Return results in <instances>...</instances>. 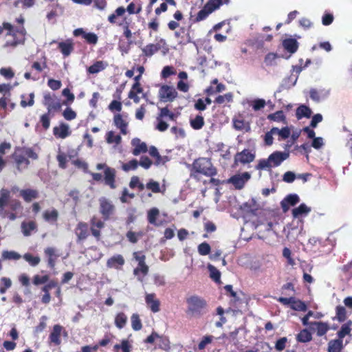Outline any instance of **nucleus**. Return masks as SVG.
I'll return each instance as SVG.
<instances>
[{"instance_id":"26","label":"nucleus","mask_w":352,"mask_h":352,"mask_svg":"<svg viewBox=\"0 0 352 352\" xmlns=\"http://www.w3.org/2000/svg\"><path fill=\"white\" fill-rule=\"evenodd\" d=\"M58 47L65 57L69 56L74 50V43L71 39L59 42Z\"/></svg>"},{"instance_id":"4","label":"nucleus","mask_w":352,"mask_h":352,"mask_svg":"<svg viewBox=\"0 0 352 352\" xmlns=\"http://www.w3.org/2000/svg\"><path fill=\"white\" fill-rule=\"evenodd\" d=\"M4 30H7L8 31L7 35H12L14 37L13 41L6 42V46L15 47L17 45L23 43L25 35V30L23 27L14 31V28L10 23L4 22L2 26L0 25V34L3 33Z\"/></svg>"},{"instance_id":"58","label":"nucleus","mask_w":352,"mask_h":352,"mask_svg":"<svg viewBox=\"0 0 352 352\" xmlns=\"http://www.w3.org/2000/svg\"><path fill=\"white\" fill-rule=\"evenodd\" d=\"M336 318L339 322H344L346 318V311L344 307L338 306L336 307Z\"/></svg>"},{"instance_id":"63","label":"nucleus","mask_w":352,"mask_h":352,"mask_svg":"<svg viewBox=\"0 0 352 352\" xmlns=\"http://www.w3.org/2000/svg\"><path fill=\"white\" fill-rule=\"evenodd\" d=\"M210 252V246L206 243L204 242L199 245L198 246V252L200 255L206 256L208 255Z\"/></svg>"},{"instance_id":"44","label":"nucleus","mask_w":352,"mask_h":352,"mask_svg":"<svg viewBox=\"0 0 352 352\" xmlns=\"http://www.w3.org/2000/svg\"><path fill=\"white\" fill-rule=\"evenodd\" d=\"M21 256L16 252L5 250L2 252V258L3 260H19Z\"/></svg>"},{"instance_id":"31","label":"nucleus","mask_w":352,"mask_h":352,"mask_svg":"<svg viewBox=\"0 0 352 352\" xmlns=\"http://www.w3.org/2000/svg\"><path fill=\"white\" fill-rule=\"evenodd\" d=\"M148 272V266L144 264H138V267L133 270V274L137 276L138 280L143 282L144 276H146Z\"/></svg>"},{"instance_id":"32","label":"nucleus","mask_w":352,"mask_h":352,"mask_svg":"<svg viewBox=\"0 0 352 352\" xmlns=\"http://www.w3.org/2000/svg\"><path fill=\"white\" fill-rule=\"evenodd\" d=\"M283 46L288 52L294 54L298 48V43L295 38H286L283 41Z\"/></svg>"},{"instance_id":"19","label":"nucleus","mask_w":352,"mask_h":352,"mask_svg":"<svg viewBox=\"0 0 352 352\" xmlns=\"http://www.w3.org/2000/svg\"><path fill=\"white\" fill-rule=\"evenodd\" d=\"M125 263L124 258L120 254H116L109 258L107 261V266L109 268L120 270Z\"/></svg>"},{"instance_id":"48","label":"nucleus","mask_w":352,"mask_h":352,"mask_svg":"<svg viewBox=\"0 0 352 352\" xmlns=\"http://www.w3.org/2000/svg\"><path fill=\"white\" fill-rule=\"evenodd\" d=\"M208 269L210 272V278L217 283L219 282L221 278L220 272L211 264L208 265Z\"/></svg>"},{"instance_id":"59","label":"nucleus","mask_w":352,"mask_h":352,"mask_svg":"<svg viewBox=\"0 0 352 352\" xmlns=\"http://www.w3.org/2000/svg\"><path fill=\"white\" fill-rule=\"evenodd\" d=\"M268 119L275 122H285V116L283 111H278L268 116Z\"/></svg>"},{"instance_id":"10","label":"nucleus","mask_w":352,"mask_h":352,"mask_svg":"<svg viewBox=\"0 0 352 352\" xmlns=\"http://www.w3.org/2000/svg\"><path fill=\"white\" fill-rule=\"evenodd\" d=\"M12 158L19 172L26 169L30 164L29 160L25 157L19 148L16 149L14 153L12 155Z\"/></svg>"},{"instance_id":"12","label":"nucleus","mask_w":352,"mask_h":352,"mask_svg":"<svg viewBox=\"0 0 352 352\" xmlns=\"http://www.w3.org/2000/svg\"><path fill=\"white\" fill-rule=\"evenodd\" d=\"M329 90L324 88H313L311 89L309 91V96L313 101L316 102H320L327 98V97L329 95Z\"/></svg>"},{"instance_id":"53","label":"nucleus","mask_w":352,"mask_h":352,"mask_svg":"<svg viewBox=\"0 0 352 352\" xmlns=\"http://www.w3.org/2000/svg\"><path fill=\"white\" fill-rule=\"evenodd\" d=\"M156 347L162 349L165 351L168 350L170 349L169 340L166 337L159 336Z\"/></svg>"},{"instance_id":"8","label":"nucleus","mask_w":352,"mask_h":352,"mask_svg":"<svg viewBox=\"0 0 352 352\" xmlns=\"http://www.w3.org/2000/svg\"><path fill=\"white\" fill-rule=\"evenodd\" d=\"M100 212L104 221L108 220L115 211V206L112 201L105 197L99 199Z\"/></svg>"},{"instance_id":"14","label":"nucleus","mask_w":352,"mask_h":352,"mask_svg":"<svg viewBox=\"0 0 352 352\" xmlns=\"http://www.w3.org/2000/svg\"><path fill=\"white\" fill-rule=\"evenodd\" d=\"M300 201V197L297 194L287 195L280 202L283 212H287L290 206H294Z\"/></svg>"},{"instance_id":"7","label":"nucleus","mask_w":352,"mask_h":352,"mask_svg":"<svg viewBox=\"0 0 352 352\" xmlns=\"http://www.w3.org/2000/svg\"><path fill=\"white\" fill-rule=\"evenodd\" d=\"M158 94L160 101L164 102H172L177 96V92L175 87L166 85L161 86Z\"/></svg>"},{"instance_id":"49","label":"nucleus","mask_w":352,"mask_h":352,"mask_svg":"<svg viewBox=\"0 0 352 352\" xmlns=\"http://www.w3.org/2000/svg\"><path fill=\"white\" fill-rule=\"evenodd\" d=\"M131 327L134 331H139L142 329V322L138 314H133L131 317Z\"/></svg>"},{"instance_id":"36","label":"nucleus","mask_w":352,"mask_h":352,"mask_svg":"<svg viewBox=\"0 0 352 352\" xmlns=\"http://www.w3.org/2000/svg\"><path fill=\"white\" fill-rule=\"evenodd\" d=\"M43 219L53 224L56 222L58 217V212L56 209L47 210L43 212Z\"/></svg>"},{"instance_id":"39","label":"nucleus","mask_w":352,"mask_h":352,"mask_svg":"<svg viewBox=\"0 0 352 352\" xmlns=\"http://www.w3.org/2000/svg\"><path fill=\"white\" fill-rule=\"evenodd\" d=\"M352 325V322L351 320L347 321L346 323L343 324L338 332V338L343 340V338L348 335H350L351 333V327Z\"/></svg>"},{"instance_id":"5","label":"nucleus","mask_w":352,"mask_h":352,"mask_svg":"<svg viewBox=\"0 0 352 352\" xmlns=\"http://www.w3.org/2000/svg\"><path fill=\"white\" fill-rule=\"evenodd\" d=\"M222 0H209L204 7L198 12L195 21L197 22L206 19L210 14L219 8Z\"/></svg>"},{"instance_id":"6","label":"nucleus","mask_w":352,"mask_h":352,"mask_svg":"<svg viewBox=\"0 0 352 352\" xmlns=\"http://www.w3.org/2000/svg\"><path fill=\"white\" fill-rule=\"evenodd\" d=\"M43 103L47 107L48 113H50L53 111L59 110L61 107L60 100L54 94L50 92L44 93Z\"/></svg>"},{"instance_id":"57","label":"nucleus","mask_w":352,"mask_h":352,"mask_svg":"<svg viewBox=\"0 0 352 352\" xmlns=\"http://www.w3.org/2000/svg\"><path fill=\"white\" fill-rule=\"evenodd\" d=\"M56 160L60 168L63 169H65L67 168V157L65 153L59 151L56 156Z\"/></svg>"},{"instance_id":"29","label":"nucleus","mask_w":352,"mask_h":352,"mask_svg":"<svg viewBox=\"0 0 352 352\" xmlns=\"http://www.w3.org/2000/svg\"><path fill=\"white\" fill-rule=\"evenodd\" d=\"M311 209L305 204H301L298 207L292 210V216L294 218H300L306 217L311 212Z\"/></svg>"},{"instance_id":"23","label":"nucleus","mask_w":352,"mask_h":352,"mask_svg":"<svg viewBox=\"0 0 352 352\" xmlns=\"http://www.w3.org/2000/svg\"><path fill=\"white\" fill-rule=\"evenodd\" d=\"M145 302L153 313H157L160 311V302L155 298V294H146Z\"/></svg>"},{"instance_id":"42","label":"nucleus","mask_w":352,"mask_h":352,"mask_svg":"<svg viewBox=\"0 0 352 352\" xmlns=\"http://www.w3.org/2000/svg\"><path fill=\"white\" fill-rule=\"evenodd\" d=\"M312 336L310 332L307 329H302L297 335L296 340L299 342H307L311 340Z\"/></svg>"},{"instance_id":"52","label":"nucleus","mask_w":352,"mask_h":352,"mask_svg":"<svg viewBox=\"0 0 352 352\" xmlns=\"http://www.w3.org/2000/svg\"><path fill=\"white\" fill-rule=\"evenodd\" d=\"M315 325L316 326L317 336H318L325 335L329 329L328 324L322 322H315Z\"/></svg>"},{"instance_id":"27","label":"nucleus","mask_w":352,"mask_h":352,"mask_svg":"<svg viewBox=\"0 0 352 352\" xmlns=\"http://www.w3.org/2000/svg\"><path fill=\"white\" fill-rule=\"evenodd\" d=\"M75 233L78 238V242L86 239L89 235L87 224L83 222H80L77 225Z\"/></svg>"},{"instance_id":"18","label":"nucleus","mask_w":352,"mask_h":352,"mask_svg":"<svg viewBox=\"0 0 352 352\" xmlns=\"http://www.w3.org/2000/svg\"><path fill=\"white\" fill-rule=\"evenodd\" d=\"M131 145L134 147L132 153L135 156H138L141 153H144L148 151L146 144L142 142L140 139L138 138H135L131 140Z\"/></svg>"},{"instance_id":"11","label":"nucleus","mask_w":352,"mask_h":352,"mask_svg":"<svg viewBox=\"0 0 352 352\" xmlns=\"http://www.w3.org/2000/svg\"><path fill=\"white\" fill-rule=\"evenodd\" d=\"M62 333L67 336V332L62 326L60 324H55L49 336L50 342L56 346L59 345L61 343L60 336Z\"/></svg>"},{"instance_id":"47","label":"nucleus","mask_w":352,"mask_h":352,"mask_svg":"<svg viewBox=\"0 0 352 352\" xmlns=\"http://www.w3.org/2000/svg\"><path fill=\"white\" fill-rule=\"evenodd\" d=\"M204 124V118L198 115L194 119L190 120V126L196 130L200 129Z\"/></svg>"},{"instance_id":"50","label":"nucleus","mask_w":352,"mask_h":352,"mask_svg":"<svg viewBox=\"0 0 352 352\" xmlns=\"http://www.w3.org/2000/svg\"><path fill=\"white\" fill-rule=\"evenodd\" d=\"M214 337L211 335L204 336L197 346V349L199 351L204 350L206 346L213 341Z\"/></svg>"},{"instance_id":"41","label":"nucleus","mask_w":352,"mask_h":352,"mask_svg":"<svg viewBox=\"0 0 352 352\" xmlns=\"http://www.w3.org/2000/svg\"><path fill=\"white\" fill-rule=\"evenodd\" d=\"M106 140L108 144H116L118 145L122 141V138L120 135H116L112 131H110L106 134Z\"/></svg>"},{"instance_id":"40","label":"nucleus","mask_w":352,"mask_h":352,"mask_svg":"<svg viewBox=\"0 0 352 352\" xmlns=\"http://www.w3.org/2000/svg\"><path fill=\"white\" fill-rule=\"evenodd\" d=\"M127 322V316L123 312L118 313L115 317V325L119 329H123Z\"/></svg>"},{"instance_id":"56","label":"nucleus","mask_w":352,"mask_h":352,"mask_svg":"<svg viewBox=\"0 0 352 352\" xmlns=\"http://www.w3.org/2000/svg\"><path fill=\"white\" fill-rule=\"evenodd\" d=\"M19 149L22 152V153L28 159L31 158L32 160H36L38 158V155L31 148L23 147V148H19Z\"/></svg>"},{"instance_id":"60","label":"nucleus","mask_w":352,"mask_h":352,"mask_svg":"<svg viewBox=\"0 0 352 352\" xmlns=\"http://www.w3.org/2000/svg\"><path fill=\"white\" fill-rule=\"evenodd\" d=\"M158 116L162 118L167 117L170 120H175L176 118V115L170 111L167 107L160 109V113Z\"/></svg>"},{"instance_id":"28","label":"nucleus","mask_w":352,"mask_h":352,"mask_svg":"<svg viewBox=\"0 0 352 352\" xmlns=\"http://www.w3.org/2000/svg\"><path fill=\"white\" fill-rule=\"evenodd\" d=\"M115 176V170L109 167H106L104 170V182L105 184L109 186L110 188L112 189H114L116 188Z\"/></svg>"},{"instance_id":"45","label":"nucleus","mask_w":352,"mask_h":352,"mask_svg":"<svg viewBox=\"0 0 352 352\" xmlns=\"http://www.w3.org/2000/svg\"><path fill=\"white\" fill-rule=\"evenodd\" d=\"M290 308L295 311H305L307 307L304 302L294 298Z\"/></svg>"},{"instance_id":"61","label":"nucleus","mask_w":352,"mask_h":352,"mask_svg":"<svg viewBox=\"0 0 352 352\" xmlns=\"http://www.w3.org/2000/svg\"><path fill=\"white\" fill-rule=\"evenodd\" d=\"M287 342L288 340L286 337L279 338L275 343V349L277 351H281L284 350L286 348Z\"/></svg>"},{"instance_id":"17","label":"nucleus","mask_w":352,"mask_h":352,"mask_svg":"<svg viewBox=\"0 0 352 352\" xmlns=\"http://www.w3.org/2000/svg\"><path fill=\"white\" fill-rule=\"evenodd\" d=\"M54 135L58 138L65 139L71 134L69 126L65 123H60L59 126L53 129Z\"/></svg>"},{"instance_id":"33","label":"nucleus","mask_w":352,"mask_h":352,"mask_svg":"<svg viewBox=\"0 0 352 352\" xmlns=\"http://www.w3.org/2000/svg\"><path fill=\"white\" fill-rule=\"evenodd\" d=\"M108 66V63L103 60L96 61L93 65L87 68L89 74H95L103 71Z\"/></svg>"},{"instance_id":"20","label":"nucleus","mask_w":352,"mask_h":352,"mask_svg":"<svg viewBox=\"0 0 352 352\" xmlns=\"http://www.w3.org/2000/svg\"><path fill=\"white\" fill-rule=\"evenodd\" d=\"M91 231L92 235L96 237L97 239H100V230L104 226V223L101 219H98L97 217H94L91 219Z\"/></svg>"},{"instance_id":"43","label":"nucleus","mask_w":352,"mask_h":352,"mask_svg":"<svg viewBox=\"0 0 352 352\" xmlns=\"http://www.w3.org/2000/svg\"><path fill=\"white\" fill-rule=\"evenodd\" d=\"M23 258L32 267L38 265L41 261V258L38 256H33L30 253H25L23 256Z\"/></svg>"},{"instance_id":"54","label":"nucleus","mask_w":352,"mask_h":352,"mask_svg":"<svg viewBox=\"0 0 352 352\" xmlns=\"http://www.w3.org/2000/svg\"><path fill=\"white\" fill-rule=\"evenodd\" d=\"M138 166H139V164H138V160L135 159H133L127 163L123 164L122 166V168L124 171L128 172L130 170H134L137 169Z\"/></svg>"},{"instance_id":"55","label":"nucleus","mask_w":352,"mask_h":352,"mask_svg":"<svg viewBox=\"0 0 352 352\" xmlns=\"http://www.w3.org/2000/svg\"><path fill=\"white\" fill-rule=\"evenodd\" d=\"M12 286V281L10 278L7 277H2L1 278L0 294H3L6 292V290Z\"/></svg>"},{"instance_id":"2","label":"nucleus","mask_w":352,"mask_h":352,"mask_svg":"<svg viewBox=\"0 0 352 352\" xmlns=\"http://www.w3.org/2000/svg\"><path fill=\"white\" fill-rule=\"evenodd\" d=\"M187 314L192 317H199L205 312L206 301L198 296H192L187 298Z\"/></svg>"},{"instance_id":"51","label":"nucleus","mask_w":352,"mask_h":352,"mask_svg":"<svg viewBox=\"0 0 352 352\" xmlns=\"http://www.w3.org/2000/svg\"><path fill=\"white\" fill-rule=\"evenodd\" d=\"M233 100V94L231 92L227 93L224 95L218 96L214 102L217 104H221L225 102H230Z\"/></svg>"},{"instance_id":"9","label":"nucleus","mask_w":352,"mask_h":352,"mask_svg":"<svg viewBox=\"0 0 352 352\" xmlns=\"http://www.w3.org/2000/svg\"><path fill=\"white\" fill-rule=\"evenodd\" d=\"M250 177V173L248 172H244L232 176L228 179V182L232 184L235 188L240 190L243 188L245 184L248 182Z\"/></svg>"},{"instance_id":"46","label":"nucleus","mask_w":352,"mask_h":352,"mask_svg":"<svg viewBox=\"0 0 352 352\" xmlns=\"http://www.w3.org/2000/svg\"><path fill=\"white\" fill-rule=\"evenodd\" d=\"M142 51L143 54L148 57L152 56L155 53L158 52L157 47L153 43L146 45L142 49Z\"/></svg>"},{"instance_id":"64","label":"nucleus","mask_w":352,"mask_h":352,"mask_svg":"<svg viewBox=\"0 0 352 352\" xmlns=\"http://www.w3.org/2000/svg\"><path fill=\"white\" fill-rule=\"evenodd\" d=\"M252 107L254 111H258L265 106V101L263 99H256L252 102Z\"/></svg>"},{"instance_id":"22","label":"nucleus","mask_w":352,"mask_h":352,"mask_svg":"<svg viewBox=\"0 0 352 352\" xmlns=\"http://www.w3.org/2000/svg\"><path fill=\"white\" fill-rule=\"evenodd\" d=\"M298 76H294L293 74L290 75L287 78H285L283 80L281 84L279 85L277 91H276L275 94L276 93H280L284 89H289L294 87L297 82Z\"/></svg>"},{"instance_id":"37","label":"nucleus","mask_w":352,"mask_h":352,"mask_svg":"<svg viewBox=\"0 0 352 352\" xmlns=\"http://www.w3.org/2000/svg\"><path fill=\"white\" fill-rule=\"evenodd\" d=\"M36 229V223L34 221H23L21 223V230L24 236L31 235L32 232Z\"/></svg>"},{"instance_id":"24","label":"nucleus","mask_w":352,"mask_h":352,"mask_svg":"<svg viewBox=\"0 0 352 352\" xmlns=\"http://www.w3.org/2000/svg\"><path fill=\"white\" fill-rule=\"evenodd\" d=\"M258 209V205L256 203V200L254 199H252L245 203H243L241 206V210L243 211L245 214H256V212Z\"/></svg>"},{"instance_id":"30","label":"nucleus","mask_w":352,"mask_h":352,"mask_svg":"<svg viewBox=\"0 0 352 352\" xmlns=\"http://www.w3.org/2000/svg\"><path fill=\"white\" fill-rule=\"evenodd\" d=\"M272 133H274V135H277L279 141H282L290 136L291 131L288 126H285L282 129L273 127L272 128Z\"/></svg>"},{"instance_id":"21","label":"nucleus","mask_w":352,"mask_h":352,"mask_svg":"<svg viewBox=\"0 0 352 352\" xmlns=\"http://www.w3.org/2000/svg\"><path fill=\"white\" fill-rule=\"evenodd\" d=\"M160 216V210L157 208H152L147 212V220L148 223L155 226H160L162 225V221L158 220Z\"/></svg>"},{"instance_id":"15","label":"nucleus","mask_w":352,"mask_h":352,"mask_svg":"<svg viewBox=\"0 0 352 352\" xmlns=\"http://www.w3.org/2000/svg\"><path fill=\"white\" fill-rule=\"evenodd\" d=\"M254 158L255 155L254 153H252L248 149H244L236 155L234 160L235 162H240L241 164H245L254 161Z\"/></svg>"},{"instance_id":"3","label":"nucleus","mask_w":352,"mask_h":352,"mask_svg":"<svg viewBox=\"0 0 352 352\" xmlns=\"http://www.w3.org/2000/svg\"><path fill=\"white\" fill-rule=\"evenodd\" d=\"M192 170L207 177H213L217 175V170L212 165L210 159L201 157L194 161Z\"/></svg>"},{"instance_id":"38","label":"nucleus","mask_w":352,"mask_h":352,"mask_svg":"<svg viewBox=\"0 0 352 352\" xmlns=\"http://www.w3.org/2000/svg\"><path fill=\"white\" fill-rule=\"evenodd\" d=\"M234 128L237 131H245L246 132L250 131V126L248 122L241 119L233 120Z\"/></svg>"},{"instance_id":"25","label":"nucleus","mask_w":352,"mask_h":352,"mask_svg":"<svg viewBox=\"0 0 352 352\" xmlns=\"http://www.w3.org/2000/svg\"><path fill=\"white\" fill-rule=\"evenodd\" d=\"M113 122L115 126L120 129V133L123 135L128 133V122L123 119L122 116L116 114L114 116Z\"/></svg>"},{"instance_id":"35","label":"nucleus","mask_w":352,"mask_h":352,"mask_svg":"<svg viewBox=\"0 0 352 352\" xmlns=\"http://www.w3.org/2000/svg\"><path fill=\"white\" fill-rule=\"evenodd\" d=\"M20 195L25 201L30 202L32 200L36 199L38 197V192L36 190L25 189L21 190L20 191Z\"/></svg>"},{"instance_id":"34","label":"nucleus","mask_w":352,"mask_h":352,"mask_svg":"<svg viewBox=\"0 0 352 352\" xmlns=\"http://www.w3.org/2000/svg\"><path fill=\"white\" fill-rule=\"evenodd\" d=\"M311 109L304 104L299 106L296 111V116L298 120H300L302 118H309L311 117Z\"/></svg>"},{"instance_id":"1","label":"nucleus","mask_w":352,"mask_h":352,"mask_svg":"<svg viewBox=\"0 0 352 352\" xmlns=\"http://www.w3.org/2000/svg\"><path fill=\"white\" fill-rule=\"evenodd\" d=\"M289 157L288 151H275L269 155L267 159L260 160L256 166L257 170H270L272 167H276Z\"/></svg>"},{"instance_id":"13","label":"nucleus","mask_w":352,"mask_h":352,"mask_svg":"<svg viewBox=\"0 0 352 352\" xmlns=\"http://www.w3.org/2000/svg\"><path fill=\"white\" fill-rule=\"evenodd\" d=\"M73 34L75 36H82L91 45H96L98 43V37L93 32H85L82 28H77L74 30Z\"/></svg>"},{"instance_id":"16","label":"nucleus","mask_w":352,"mask_h":352,"mask_svg":"<svg viewBox=\"0 0 352 352\" xmlns=\"http://www.w3.org/2000/svg\"><path fill=\"white\" fill-rule=\"evenodd\" d=\"M10 191L7 188H1L0 190V214H5V208L10 201Z\"/></svg>"},{"instance_id":"62","label":"nucleus","mask_w":352,"mask_h":352,"mask_svg":"<svg viewBox=\"0 0 352 352\" xmlns=\"http://www.w3.org/2000/svg\"><path fill=\"white\" fill-rule=\"evenodd\" d=\"M146 188L154 193L160 192V184L157 182L153 181V179L149 180V182L146 185Z\"/></svg>"}]
</instances>
